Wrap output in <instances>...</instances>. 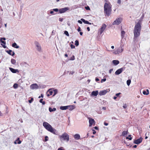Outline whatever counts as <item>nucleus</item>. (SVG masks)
<instances>
[{"label": "nucleus", "mask_w": 150, "mask_h": 150, "mask_svg": "<svg viewBox=\"0 0 150 150\" xmlns=\"http://www.w3.org/2000/svg\"><path fill=\"white\" fill-rule=\"evenodd\" d=\"M6 38H1V40H6Z\"/></svg>", "instance_id": "obj_51"}, {"label": "nucleus", "mask_w": 150, "mask_h": 150, "mask_svg": "<svg viewBox=\"0 0 150 150\" xmlns=\"http://www.w3.org/2000/svg\"><path fill=\"white\" fill-rule=\"evenodd\" d=\"M94 129H98V127H94Z\"/></svg>", "instance_id": "obj_63"}, {"label": "nucleus", "mask_w": 150, "mask_h": 150, "mask_svg": "<svg viewBox=\"0 0 150 150\" xmlns=\"http://www.w3.org/2000/svg\"><path fill=\"white\" fill-rule=\"evenodd\" d=\"M81 20L83 22V23H85V24H88L90 25H91V24H93V23H91L90 22H89L88 21H87L85 20V19H84L83 18H81Z\"/></svg>", "instance_id": "obj_18"}, {"label": "nucleus", "mask_w": 150, "mask_h": 150, "mask_svg": "<svg viewBox=\"0 0 150 150\" xmlns=\"http://www.w3.org/2000/svg\"><path fill=\"white\" fill-rule=\"evenodd\" d=\"M89 119V127H91L92 125H95L96 122L94 120L91 118L90 117L88 118Z\"/></svg>", "instance_id": "obj_9"}, {"label": "nucleus", "mask_w": 150, "mask_h": 150, "mask_svg": "<svg viewBox=\"0 0 150 150\" xmlns=\"http://www.w3.org/2000/svg\"><path fill=\"white\" fill-rule=\"evenodd\" d=\"M121 3V0H118L117 1V3L119 4H120Z\"/></svg>", "instance_id": "obj_48"}, {"label": "nucleus", "mask_w": 150, "mask_h": 150, "mask_svg": "<svg viewBox=\"0 0 150 150\" xmlns=\"http://www.w3.org/2000/svg\"><path fill=\"white\" fill-rule=\"evenodd\" d=\"M43 99H41L40 100V103H42V105H45V103L44 101H43Z\"/></svg>", "instance_id": "obj_34"}, {"label": "nucleus", "mask_w": 150, "mask_h": 150, "mask_svg": "<svg viewBox=\"0 0 150 150\" xmlns=\"http://www.w3.org/2000/svg\"><path fill=\"white\" fill-rule=\"evenodd\" d=\"M104 125L105 126H107L108 125V124L106 122H104Z\"/></svg>", "instance_id": "obj_56"}, {"label": "nucleus", "mask_w": 150, "mask_h": 150, "mask_svg": "<svg viewBox=\"0 0 150 150\" xmlns=\"http://www.w3.org/2000/svg\"><path fill=\"white\" fill-rule=\"evenodd\" d=\"M123 68H122L117 70L115 72V74L116 75H118L120 74L124 70Z\"/></svg>", "instance_id": "obj_13"}, {"label": "nucleus", "mask_w": 150, "mask_h": 150, "mask_svg": "<svg viewBox=\"0 0 150 150\" xmlns=\"http://www.w3.org/2000/svg\"><path fill=\"white\" fill-rule=\"evenodd\" d=\"M1 43H2L4 44V45H5L6 44L5 42L4 41H1Z\"/></svg>", "instance_id": "obj_58"}, {"label": "nucleus", "mask_w": 150, "mask_h": 150, "mask_svg": "<svg viewBox=\"0 0 150 150\" xmlns=\"http://www.w3.org/2000/svg\"><path fill=\"white\" fill-rule=\"evenodd\" d=\"M11 63L13 64H15L16 63V61L14 59H12L11 60Z\"/></svg>", "instance_id": "obj_28"}, {"label": "nucleus", "mask_w": 150, "mask_h": 150, "mask_svg": "<svg viewBox=\"0 0 150 150\" xmlns=\"http://www.w3.org/2000/svg\"><path fill=\"white\" fill-rule=\"evenodd\" d=\"M87 29L88 31H90V28L89 27H87Z\"/></svg>", "instance_id": "obj_59"}, {"label": "nucleus", "mask_w": 150, "mask_h": 150, "mask_svg": "<svg viewBox=\"0 0 150 150\" xmlns=\"http://www.w3.org/2000/svg\"><path fill=\"white\" fill-rule=\"evenodd\" d=\"M131 135H129L128 136V137H126V139H128L129 140H131L132 139V137H131Z\"/></svg>", "instance_id": "obj_30"}, {"label": "nucleus", "mask_w": 150, "mask_h": 150, "mask_svg": "<svg viewBox=\"0 0 150 150\" xmlns=\"http://www.w3.org/2000/svg\"><path fill=\"white\" fill-rule=\"evenodd\" d=\"M78 22L79 23H80V24H82V21H80V20H79V21H78Z\"/></svg>", "instance_id": "obj_54"}, {"label": "nucleus", "mask_w": 150, "mask_h": 150, "mask_svg": "<svg viewBox=\"0 0 150 150\" xmlns=\"http://www.w3.org/2000/svg\"><path fill=\"white\" fill-rule=\"evenodd\" d=\"M57 150H64V148L63 147H61L59 148Z\"/></svg>", "instance_id": "obj_40"}, {"label": "nucleus", "mask_w": 150, "mask_h": 150, "mask_svg": "<svg viewBox=\"0 0 150 150\" xmlns=\"http://www.w3.org/2000/svg\"><path fill=\"white\" fill-rule=\"evenodd\" d=\"M93 134H95L96 133V131L94 129L93 130Z\"/></svg>", "instance_id": "obj_55"}, {"label": "nucleus", "mask_w": 150, "mask_h": 150, "mask_svg": "<svg viewBox=\"0 0 150 150\" xmlns=\"http://www.w3.org/2000/svg\"><path fill=\"white\" fill-rule=\"evenodd\" d=\"M1 45H2V46L4 48H6V47L5 45H3L2 44H1Z\"/></svg>", "instance_id": "obj_60"}, {"label": "nucleus", "mask_w": 150, "mask_h": 150, "mask_svg": "<svg viewBox=\"0 0 150 150\" xmlns=\"http://www.w3.org/2000/svg\"><path fill=\"white\" fill-rule=\"evenodd\" d=\"M112 63L114 65H117L119 63V62L117 60H113Z\"/></svg>", "instance_id": "obj_21"}, {"label": "nucleus", "mask_w": 150, "mask_h": 150, "mask_svg": "<svg viewBox=\"0 0 150 150\" xmlns=\"http://www.w3.org/2000/svg\"><path fill=\"white\" fill-rule=\"evenodd\" d=\"M112 5L110 3L105 4L104 8V13L105 15L109 16L111 13Z\"/></svg>", "instance_id": "obj_3"}, {"label": "nucleus", "mask_w": 150, "mask_h": 150, "mask_svg": "<svg viewBox=\"0 0 150 150\" xmlns=\"http://www.w3.org/2000/svg\"><path fill=\"white\" fill-rule=\"evenodd\" d=\"M54 13V12L52 11H50V13L51 14H52Z\"/></svg>", "instance_id": "obj_62"}, {"label": "nucleus", "mask_w": 150, "mask_h": 150, "mask_svg": "<svg viewBox=\"0 0 150 150\" xmlns=\"http://www.w3.org/2000/svg\"><path fill=\"white\" fill-rule=\"evenodd\" d=\"M122 19L121 18H118L115 20L112 23L113 25H119L122 22Z\"/></svg>", "instance_id": "obj_10"}, {"label": "nucleus", "mask_w": 150, "mask_h": 150, "mask_svg": "<svg viewBox=\"0 0 150 150\" xmlns=\"http://www.w3.org/2000/svg\"><path fill=\"white\" fill-rule=\"evenodd\" d=\"M74 73V71H70V73H69V74H71V75H73Z\"/></svg>", "instance_id": "obj_47"}, {"label": "nucleus", "mask_w": 150, "mask_h": 150, "mask_svg": "<svg viewBox=\"0 0 150 150\" xmlns=\"http://www.w3.org/2000/svg\"><path fill=\"white\" fill-rule=\"evenodd\" d=\"M76 108L75 105H68V109L70 110H72Z\"/></svg>", "instance_id": "obj_15"}, {"label": "nucleus", "mask_w": 150, "mask_h": 150, "mask_svg": "<svg viewBox=\"0 0 150 150\" xmlns=\"http://www.w3.org/2000/svg\"><path fill=\"white\" fill-rule=\"evenodd\" d=\"M141 21H139L135 25L134 31V39L135 40L137 37L140 35V33L141 29Z\"/></svg>", "instance_id": "obj_1"}, {"label": "nucleus", "mask_w": 150, "mask_h": 150, "mask_svg": "<svg viewBox=\"0 0 150 150\" xmlns=\"http://www.w3.org/2000/svg\"><path fill=\"white\" fill-rule=\"evenodd\" d=\"M43 95L42 94L41 95V96H40L38 97V98H40L41 97L43 98Z\"/></svg>", "instance_id": "obj_57"}, {"label": "nucleus", "mask_w": 150, "mask_h": 150, "mask_svg": "<svg viewBox=\"0 0 150 150\" xmlns=\"http://www.w3.org/2000/svg\"><path fill=\"white\" fill-rule=\"evenodd\" d=\"M75 45H76V46H77L79 45V41H78V40H76L75 41Z\"/></svg>", "instance_id": "obj_33"}, {"label": "nucleus", "mask_w": 150, "mask_h": 150, "mask_svg": "<svg viewBox=\"0 0 150 150\" xmlns=\"http://www.w3.org/2000/svg\"><path fill=\"white\" fill-rule=\"evenodd\" d=\"M98 94V91H94L92 92L91 95L94 96H96Z\"/></svg>", "instance_id": "obj_20"}, {"label": "nucleus", "mask_w": 150, "mask_h": 150, "mask_svg": "<svg viewBox=\"0 0 150 150\" xmlns=\"http://www.w3.org/2000/svg\"><path fill=\"white\" fill-rule=\"evenodd\" d=\"M12 46L13 47L16 48H19V46L17 45L16 43L14 42L12 44Z\"/></svg>", "instance_id": "obj_23"}, {"label": "nucleus", "mask_w": 150, "mask_h": 150, "mask_svg": "<svg viewBox=\"0 0 150 150\" xmlns=\"http://www.w3.org/2000/svg\"><path fill=\"white\" fill-rule=\"evenodd\" d=\"M77 31L78 32H79L81 31V28L80 27L78 28V29H77Z\"/></svg>", "instance_id": "obj_53"}, {"label": "nucleus", "mask_w": 150, "mask_h": 150, "mask_svg": "<svg viewBox=\"0 0 150 150\" xmlns=\"http://www.w3.org/2000/svg\"><path fill=\"white\" fill-rule=\"evenodd\" d=\"M143 93L144 95H148L149 94V91L148 89L146 90V91H144L143 92Z\"/></svg>", "instance_id": "obj_25"}, {"label": "nucleus", "mask_w": 150, "mask_h": 150, "mask_svg": "<svg viewBox=\"0 0 150 150\" xmlns=\"http://www.w3.org/2000/svg\"><path fill=\"white\" fill-rule=\"evenodd\" d=\"M30 88L32 90L37 89L39 88L38 86L36 83H34L31 85L30 86Z\"/></svg>", "instance_id": "obj_12"}, {"label": "nucleus", "mask_w": 150, "mask_h": 150, "mask_svg": "<svg viewBox=\"0 0 150 150\" xmlns=\"http://www.w3.org/2000/svg\"><path fill=\"white\" fill-rule=\"evenodd\" d=\"M85 8L86 10H90V8L88 6L85 7Z\"/></svg>", "instance_id": "obj_45"}, {"label": "nucleus", "mask_w": 150, "mask_h": 150, "mask_svg": "<svg viewBox=\"0 0 150 150\" xmlns=\"http://www.w3.org/2000/svg\"><path fill=\"white\" fill-rule=\"evenodd\" d=\"M6 52H7L9 54L11 55L12 56H13L15 54V53L14 52L12 51L11 50H9L6 51Z\"/></svg>", "instance_id": "obj_16"}, {"label": "nucleus", "mask_w": 150, "mask_h": 150, "mask_svg": "<svg viewBox=\"0 0 150 150\" xmlns=\"http://www.w3.org/2000/svg\"><path fill=\"white\" fill-rule=\"evenodd\" d=\"M64 33L67 36H69V35L68 32L67 31H65L64 32Z\"/></svg>", "instance_id": "obj_35"}, {"label": "nucleus", "mask_w": 150, "mask_h": 150, "mask_svg": "<svg viewBox=\"0 0 150 150\" xmlns=\"http://www.w3.org/2000/svg\"><path fill=\"white\" fill-rule=\"evenodd\" d=\"M60 109L62 110H66L68 109V106H62L60 107Z\"/></svg>", "instance_id": "obj_22"}, {"label": "nucleus", "mask_w": 150, "mask_h": 150, "mask_svg": "<svg viewBox=\"0 0 150 150\" xmlns=\"http://www.w3.org/2000/svg\"><path fill=\"white\" fill-rule=\"evenodd\" d=\"M19 138H18L17 139V140H16L17 141H18V142H17V143L18 144H20L21 142L19 140Z\"/></svg>", "instance_id": "obj_36"}, {"label": "nucleus", "mask_w": 150, "mask_h": 150, "mask_svg": "<svg viewBox=\"0 0 150 150\" xmlns=\"http://www.w3.org/2000/svg\"><path fill=\"white\" fill-rule=\"evenodd\" d=\"M131 81L130 80H128L127 81V83L128 86H129L131 83Z\"/></svg>", "instance_id": "obj_31"}, {"label": "nucleus", "mask_w": 150, "mask_h": 150, "mask_svg": "<svg viewBox=\"0 0 150 150\" xmlns=\"http://www.w3.org/2000/svg\"><path fill=\"white\" fill-rule=\"evenodd\" d=\"M48 92H49V94H50V95H52L53 92L52 91H51L50 89H49Z\"/></svg>", "instance_id": "obj_37"}, {"label": "nucleus", "mask_w": 150, "mask_h": 150, "mask_svg": "<svg viewBox=\"0 0 150 150\" xmlns=\"http://www.w3.org/2000/svg\"><path fill=\"white\" fill-rule=\"evenodd\" d=\"M63 19L62 18H59V21L62 22L63 21Z\"/></svg>", "instance_id": "obj_50"}, {"label": "nucleus", "mask_w": 150, "mask_h": 150, "mask_svg": "<svg viewBox=\"0 0 150 150\" xmlns=\"http://www.w3.org/2000/svg\"><path fill=\"white\" fill-rule=\"evenodd\" d=\"M9 69L13 73H16L17 72H19L18 70L17 69H14L11 68H9Z\"/></svg>", "instance_id": "obj_17"}, {"label": "nucleus", "mask_w": 150, "mask_h": 150, "mask_svg": "<svg viewBox=\"0 0 150 150\" xmlns=\"http://www.w3.org/2000/svg\"><path fill=\"white\" fill-rule=\"evenodd\" d=\"M133 147L134 148H136L137 147V145H135L133 146Z\"/></svg>", "instance_id": "obj_64"}, {"label": "nucleus", "mask_w": 150, "mask_h": 150, "mask_svg": "<svg viewBox=\"0 0 150 150\" xmlns=\"http://www.w3.org/2000/svg\"><path fill=\"white\" fill-rule=\"evenodd\" d=\"M13 87L14 88H17L18 87V84L17 83H15L13 85Z\"/></svg>", "instance_id": "obj_32"}, {"label": "nucleus", "mask_w": 150, "mask_h": 150, "mask_svg": "<svg viewBox=\"0 0 150 150\" xmlns=\"http://www.w3.org/2000/svg\"><path fill=\"white\" fill-rule=\"evenodd\" d=\"M75 59V57L74 56H73L71 57L70 59V60H73Z\"/></svg>", "instance_id": "obj_39"}, {"label": "nucleus", "mask_w": 150, "mask_h": 150, "mask_svg": "<svg viewBox=\"0 0 150 150\" xmlns=\"http://www.w3.org/2000/svg\"><path fill=\"white\" fill-rule=\"evenodd\" d=\"M110 91L109 89H107L105 90H102L100 91L99 93V95L103 96L105 95L107 93L109 92Z\"/></svg>", "instance_id": "obj_8"}, {"label": "nucleus", "mask_w": 150, "mask_h": 150, "mask_svg": "<svg viewBox=\"0 0 150 150\" xmlns=\"http://www.w3.org/2000/svg\"><path fill=\"white\" fill-rule=\"evenodd\" d=\"M123 108L125 109L127 108V106L126 104H125L123 106Z\"/></svg>", "instance_id": "obj_46"}, {"label": "nucleus", "mask_w": 150, "mask_h": 150, "mask_svg": "<svg viewBox=\"0 0 150 150\" xmlns=\"http://www.w3.org/2000/svg\"><path fill=\"white\" fill-rule=\"evenodd\" d=\"M49 110L50 112H52L54 111H55L56 110V109L55 108H51L50 107L49 108Z\"/></svg>", "instance_id": "obj_24"}, {"label": "nucleus", "mask_w": 150, "mask_h": 150, "mask_svg": "<svg viewBox=\"0 0 150 150\" xmlns=\"http://www.w3.org/2000/svg\"><path fill=\"white\" fill-rule=\"evenodd\" d=\"M95 80L96 81L99 80V79L98 78H96L95 79Z\"/></svg>", "instance_id": "obj_61"}, {"label": "nucleus", "mask_w": 150, "mask_h": 150, "mask_svg": "<svg viewBox=\"0 0 150 150\" xmlns=\"http://www.w3.org/2000/svg\"><path fill=\"white\" fill-rule=\"evenodd\" d=\"M53 91H54V94H53V96H54L57 93L58 91H57V90L55 89V90H54Z\"/></svg>", "instance_id": "obj_29"}, {"label": "nucleus", "mask_w": 150, "mask_h": 150, "mask_svg": "<svg viewBox=\"0 0 150 150\" xmlns=\"http://www.w3.org/2000/svg\"><path fill=\"white\" fill-rule=\"evenodd\" d=\"M121 94V93H117L116 94V96H118L120 95Z\"/></svg>", "instance_id": "obj_52"}, {"label": "nucleus", "mask_w": 150, "mask_h": 150, "mask_svg": "<svg viewBox=\"0 0 150 150\" xmlns=\"http://www.w3.org/2000/svg\"><path fill=\"white\" fill-rule=\"evenodd\" d=\"M142 141V138L141 137L140 138L134 140V143L136 144H139L141 143Z\"/></svg>", "instance_id": "obj_14"}, {"label": "nucleus", "mask_w": 150, "mask_h": 150, "mask_svg": "<svg viewBox=\"0 0 150 150\" xmlns=\"http://www.w3.org/2000/svg\"><path fill=\"white\" fill-rule=\"evenodd\" d=\"M74 138L76 140H79L80 139V135L78 134H76L74 136Z\"/></svg>", "instance_id": "obj_19"}, {"label": "nucleus", "mask_w": 150, "mask_h": 150, "mask_svg": "<svg viewBox=\"0 0 150 150\" xmlns=\"http://www.w3.org/2000/svg\"><path fill=\"white\" fill-rule=\"evenodd\" d=\"M106 27L107 26L105 24H103L102 25L101 27L98 30V33L99 34L101 35L104 31Z\"/></svg>", "instance_id": "obj_6"}, {"label": "nucleus", "mask_w": 150, "mask_h": 150, "mask_svg": "<svg viewBox=\"0 0 150 150\" xmlns=\"http://www.w3.org/2000/svg\"><path fill=\"white\" fill-rule=\"evenodd\" d=\"M43 126L47 131L55 135H57L56 130L49 123L46 122H44Z\"/></svg>", "instance_id": "obj_2"}, {"label": "nucleus", "mask_w": 150, "mask_h": 150, "mask_svg": "<svg viewBox=\"0 0 150 150\" xmlns=\"http://www.w3.org/2000/svg\"><path fill=\"white\" fill-rule=\"evenodd\" d=\"M69 8L68 7H65L61 8L59 10V12L60 13H64L68 10Z\"/></svg>", "instance_id": "obj_11"}, {"label": "nucleus", "mask_w": 150, "mask_h": 150, "mask_svg": "<svg viewBox=\"0 0 150 150\" xmlns=\"http://www.w3.org/2000/svg\"><path fill=\"white\" fill-rule=\"evenodd\" d=\"M113 69H110L109 71V73L110 74L111 73V72L113 71Z\"/></svg>", "instance_id": "obj_49"}, {"label": "nucleus", "mask_w": 150, "mask_h": 150, "mask_svg": "<svg viewBox=\"0 0 150 150\" xmlns=\"http://www.w3.org/2000/svg\"><path fill=\"white\" fill-rule=\"evenodd\" d=\"M106 79L105 78L103 79H102L101 80V82L102 83L103 82H105L106 81Z\"/></svg>", "instance_id": "obj_44"}, {"label": "nucleus", "mask_w": 150, "mask_h": 150, "mask_svg": "<svg viewBox=\"0 0 150 150\" xmlns=\"http://www.w3.org/2000/svg\"><path fill=\"white\" fill-rule=\"evenodd\" d=\"M33 98H32L30 100H28V102L30 103H31L33 101Z\"/></svg>", "instance_id": "obj_38"}, {"label": "nucleus", "mask_w": 150, "mask_h": 150, "mask_svg": "<svg viewBox=\"0 0 150 150\" xmlns=\"http://www.w3.org/2000/svg\"><path fill=\"white\" fill-rule=\"evenodd\" d=\"M35 45L37 50L39 52H41L42 51V48L39 43L37 42H35Z\"/></svg>", "instance_id": "obj_7"}, {"label": "nucleus", "mask_w": 150, "mask_h": 150, "mask_svg": "<svg viewBox=\"0 0 150 150\" xmlns=\"http://www.w3.org/2000/svg\"><path fill=\"white\" fill-rule=\"evenodd\" d=\"M125 34V32L123 30L121 31V35L122 37V39L124 37V35Z\"/></svg>", "instance_id": "obj_27"}, {"label": "nucleus", "mask_w": 150, "mask_h": 150, "mask_svg": "<svg viewBox=\"0 0 150 150\" xmlns=\"http://www.w3.org/2000/svg\"><path fill=\"white\" fill-rule=\"evenodd\" d=\"M53 11H56V12H57V11H59V10L57 8L53 9Z\"/></svg>", "instance_id": "obj_42"}, {"label": "nucleus", "mask_w": 150, "mask_h": 150, "mask_svg": "<svg viewBox=\"0 0 150 150\" xmlns=\"http://www.w3.org/2000/svg\"><path fill=\"white\" fill-rule=\"evenodd\" d=\"M60 138L63 140L68 142L69 140V135L66 133L64 132L60 136Z\"/></svg>", "instance_id": "obj_5"}, {"label": "nucleus", "mask_w": 150, "mask_h": 150, "mask_svg": "<svg viewBox=\"0 0 150 150\" xmlns=\"http://www.w3.org/2000/svg\"><path fill=\"white\" fill-rule=\"evenodd\" d=\"M48 137L47 136H46L45 137V142H46L48 140Z\"/></svg>", "instance_id": "obj_41"}, {"label": "nucleus", "mask_w": 150, "mask_h": 150, "mask_svg": "<svg viewBox=\"0 0 150 150\" xmlns=\"http://www.w3.org/2000/svg\"><path fill=\"white\" fill-rule=\"evenodd\" d=\"M70 46L71 49L74 48L75 47V46L72 44Z\"/></svg>", "instance_id": "obj_43"}, {"label": "nucleus", "mask_w": 150, "mask_h": 150, "mask_svg": "<svg viewBox=\"0 0 150 150\" xmlns=\"http://www.w3.org/2000/svg\"><path fill=\"white\" fill-rule=\"evenodd\" d=\"M128 132L127 131H124L122 132V136H125L127 135L128 134Z\"/></svg>", "instance_id": "obj_26"}, {"label": "nucleus", "mask_w": 150, "mask_h": 150, "mask_svg": "<svg viewBox=\"0 0 150 150\" xmlns=\"http://www.w3.org/2000/svg\"><path fill=\"white\" fill-rule=\"evenodd\" d=\"M124 50V47L123 46H121L120 47L116 50H113V53L115 54H118L119 53H121Z\"/></svg>", "instance_id": "obj_4"}]
</instances>
